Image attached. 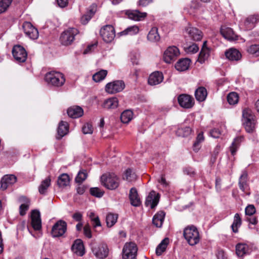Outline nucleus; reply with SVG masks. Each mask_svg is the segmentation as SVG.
I'll return each mask as SVG.
<instances>
[{"instance_id": "1", "label": "nucleus", "mask_w": 259, "mask_h": 259, "mask_svg": "<svg viewBox=\"0 0 259 259\" xmlns=\"http://www.w3.org/2000/svg\"><path fill=\"white\" fill-rule=\"evenodd\" d=\"M183 235L191 246L197 244L200 241L199 233L197 228L194 225L186 227L184 230Z\"/></svg>"}, {"instance_id": "2", "label": "nucleus", "mask_w": 259, "mask_h": 259, "mask_svg": "<svg viewBox=\"0 0 259 259\" xmlns=\"http://www.w3.org/2000/svg\"><path fill=\"white\" fill-rule=\"evenodd\" d=\"M102 185L106 188L113 190L117 189L120 184L119 178L113 173L105 174L101 177Z\"/></svg>"}, {"instance_id": "3", "label": "nucleus", "mask_w": 259, "mask_h": 259, "mask_svg": "<svg viewBox=\"0 0 259 259\" xmlns=\"http://www.w3.org/2000/svg\"><path fill=\"white\" fill-rule=\"evenodd\" d=\"M45 79L49 84L56 87L62 86L65 82L64 75L60 72L54 71L47 73Z\"/></svg>"}, {"instance_id": "4", "label": "nucleus", "mask_w": 259, "mask_h": 259, "mask_svg": "<svg viewBox=\"0 0 259 259\" xmlns=\"http://www.w3.org/2000/svg\"><path fill=\"white\" fill-rule=\"evenodd\" d=\"M90 247L93 254L98 258L104 259L108 255L109 249L107 244L104 243H98L92 241L90 243Z\"/></svg>"}, {"instance_id": "5", "label": "nucleus", "mask_w": 259, "mask_h": 259, "mask_svg": "<svg viewBox=\"0 0 259 259\" xmlns=\"http://www.w3.org/2000/svg\"><path fill=\"white\" fill-rule=\"evenodd\" d=\"M79 33L78 30L75 28H69L63 31L60 37L61 44L64 46L71 45L74 40L75 36Z\"/></svg>"}, {"instance_id": "6", "label": "nucleus", "mask_w": 259, "mask_h": 259, "mask_svg": "<svg viewBox=\"0 0 259 259\" xmlns=\"http://www.w3.org/2000/svg\"><path fill=\"white\" fill-rule=\"evenodd\" d=\"M138 248L135 243H126L122 249L123 259H136Z\"/></svg>"}, {"instance_id": "7", "label": "nucleus", "mask_w": 259, "mask_h": 259, "mask_svg": "<svg viewBox=\"0 0 259 259\" xmlns=\"http://www.w3.org/2000/svg\"><path fill=\"white\" fill-rule=\"evenodd\" d=\"M100 33L103 40L107 43L112 42L115 36V29L111 25L103 26L101 29Z\"/></svg>"}, {"instance_id": "8", "label": "nucleus", "mask_w": 259, "mask_h": 259, "mask_svg": "<svg viewBox=\"0 0 259 259\" xmlns=\"http://www.w3.org/2000/svg\"><path fill=\"white\" fill-rule=\"evenodd\" d=\"M67 223L63 220L57 221L53 226L51 235L53 237L62 236L66 231Z\"/></svg>"}, {"instance_id": "9", "label": "nucleus", "mask_w": 259, "mask_h": 259, "mask_svg": "<svg viewBox=\"0 0 259 259\" xmlns=\"http://www.w3.org/2000/svg\"><path fill=\"white\" fill-rule=\"evenodd\" d=\"M125 88L122 80H115L108 83L105 86V91L109 94H113L122 91Z\"/></svg>"}, {"instance_id": "10", "label": "nucleus", "mask_w": 259, "mask_h": 259, "mask_svg": "<svg viewBox=\"0 0 259 259\" xmlns=\"http://www.w3.org/2000/svg\"><path fill=\"white\" fill-rule=\"evenodd\" d=\"M179 49L175 46L169 47L164 53L163 59L167 63H171L179 56Z\"/></svg>"}, {"instance_id": "11", "label": "nucleus", "mask_w": 259, "mask_h": 259, "mask_svg": "<svg viewBox=\"0 0 259 259\" xmlns=\"http://www.w3.org/2000/svg\"><path fill=\"white\" fill-rule=\"evenodd\" d=\"M22 28L26 35L32 39H36L38 37V31L29 22H24Z\"/></svg>"}, {"instance_id": "12", "label": "nucleus", "mask_w": 259, "mask_h": 259, "mask_svg": "<svg viewBox=\"0 0 259 259\" xmlns=\"http://www.w3.org/2000/svg\"><path fill=\"white\" fill-rule=\"evenodd\" d=\"M12 54L15 59L19 62H24L27 54L24 48L21 46H15L12 50Z\"/></svg>"}, {"instance_id": "13", "label": "nucleus", "mask_w": 259, "mask_h": 259, "mask_svg": "<svg viewBox=\"0 0 259 259\" xmlns=\"http://www.w3.org/2000/svg\"><path fill=\"white\" fill-rule=\"evenodd\" d=\"M179 105L183 108L189 109L194 105V99L190 95L181 94L178 98Z\"/></svg>"}, {"instance_id": "14", "label": "nucleus", "mask_w": 259, "mask_h": 259, "mask_svg": "<svg viewBox=\"0 0 259 259\" xmlns=\"http://www.w3.org/2000/svg\"><path fill=\"white\" fill-rule=\"evenodd\" d=\"M160 195L154 191H151L146 198L145 205L154 208L158 203Z\"/></svg>"}, {"instance_id": "15", "label": "nucleus", "mask_w": 259, "mask_h": 259, "mask_svg": "<svg viewBox=\"0 0 259 259\" xmlns=\"http://www.w3.org/2000/svg\"><path fill=\"white\" fill-rule=\"evenodd\" d=\"M31 225L34 230L38 231L41 228V221L39 211L34 210L31 212Z\"/></svg>"}, {"instance_id": "16", "label": "nucleus", "mask_w": 259, "mask_h": 259, "mask_svg": "<svg viewBox=\"0 0 259 259\" xmlns=\"http://www.w3.org/2000/svg\"><path fill=\"white\" fill-rule=\"evenodd\" d=\"M185 30L191 39L194 41H199L202 38V32L195 27L188 26L185 28Z\"/></svg>"}, {"instance_id": "17", "label": "nucleus", "mask_w": 259, "mask_h": 259, "mask_svg": "<svg viewBox=\"0 0 259 259\" xmlns=\"http://www.w3.org/2000/svg\"><path fill=\"white\" fill-rule=\"evenodd\" d=\"M17 178L13 175H5L1 180V189L6 190L9 186L16 183Z\"/></svg>"}, {"instance_id": "18", "label": "nucleus", "mask_w": 259, "mask_h": 259, "mask_svg": "<svg viewBox=\"0 0 259 259\" xmlns=\"http://www.w3.org/2000/svg\"><path fill=\"white\" fill-rule=\"evenodd\" d=\"M163 79L161 72L155 71L151 73L148 78V83L151 85H155L161 83Z\"/></svg>"}, {"instance_id": "19", "label": "nucleus", "mask_w": 259, "mask_h": 259, "mask_svg": "<svg viewBox=\"0 0 259 259\" xmlns=\"http://www.w3.org/2000/svg\"><path fill=\"white\" fill-rule=\"evenodd\" d=\"M72 251L78 256H82L84 253V247L83 242L80 239H76L72 245Z\"/></svg>"}, {"instance_id": "20", "label": "nucleus", "mask_w": 259, "mask_h": 259, "mask_svg": "<svg viewBox=\"0 0 259 259\" xmlns=\"http://www.w3.org/2000/svg\"><path fill=\"white\" fill-rule=\"evenodd\" d=\"M68 130L69 125L68 123L64 121H60L57 130L56 138L58 140L61 139L68 133Z\"/></svg>"}, {"instance_id": "21", "label": "nucleus", "mask_w": 259, "mask_h": 259, "mask_svg": "<svg viewBox=\"0 0 259 259\" xmlns=\"http://www.w3.org/2000/svg\"><path fill=\"white\" fill-rule=\"evenodd\" d=\"M129 198L131 203L134 206H139L140 205L141 202L139 197L138 192L135 188L131 189L129 194Z\"/></svg>"}, {"instance_id": "22", "label": "nucleus", "mask_w": 259, "mask_h": 259, "mask_svg": "<svg viewBox=\"0 0 259 259\" xmlns=\"http://www.w3.org/2000/svg\"><path fill=\"white\" fill-rule=\"evenodd\" d=\"M222 35L227 39L229 40H234L237 39V36L233 29L229 27H222L221 29Z\"/></svg>"}, {"instance_id": "23", "label": "nucleus", "mask_w": 259, "mask_h": 259, "mask_svg": "<svg viewBox=\"0 0 259 259\" xmlns=\"http://www.w3.org/2000/svg\"><path fill=\"white\" fill-rule=\"evenodd\" d=\"M128 17L135 21H141L147 16L146 13H141L139 11H128L126 13Z\"/></svg>"}, {"instance_id": "24", "label": "nucleus", "mask_w": 259, "mask_h": 259, "mask_svg": "<svg viewBox=\"0 0 259 259\" xmlns=\"http://www.w3.org/2000/svg\"><path fill=\"white\" fill-rule=\"evenodd\" d=\"M190 62L191 60L189 59H181L175 64V68L179 71H184L189 68Z\"/></svg>"}, {"instance_id": "25", "label": "nucleus", "mask_w": 259, "mask_h": 259, "mask_svg": "<svg viewBox=\"0 0 259 259\" xmlns=\"http://www.w3.org/2000/svg\"><path fill=\"white\" fill-rule=\"evenodd\" d=\"M67 114L70 117L76 118L81 117L83 115V111L79 106H73L68 109Z\"/></svg>"}, {"instance_id": "26", "label": "nucleus", "mask_w": 259, "mask_h": 259, "mask_svg": "<svg viewBox=\"0 0 259 259\" xmlns=\"http://www.w3.org/2000/svg\"><path fill=\"white\" fill-rule=\"evenodd\" d=\"M165 213L163 211H158L153 217L152 222L156 227H162Z\"/></svg>"}, {"instance_id": "27", "label": "nucleus", "mask_w": 259, "mask_h": 259, "mask_svg": "<svg viewBox=\"0 0 259 259\" xmlns=\"http://www.w3.org/2000/svg\"><path fill=\"white\" fill-rule=\"evenodd\" d=\"M226 57L232 61H238L241 58V54L239 51L231 48L225 52Z\"/></svg>"}, {"instance_id": "28", "label": "nucleus", "mask_w": 259, "mask_h": 259, "mask_svg": "<svg viewBox=\"0 0 259 259\" xmlns=\"http://www.w3.org/2000/svg\"><path fill=\"white\" fill-rule=\"evenodd\" d=\"M207 96V90L203 87H200L195 90V97L196 99L199 102H203L205 101Z\"/></svg>"}, {"instance_id": "29", "label": "nucleus", "mask_w": 259, "mask_h": 259, "mask_svg": "<svg viewBox=\"0 0 259 259\" xmlns=\"http://www.w3.org/2000/svg\"><path fill=\"white\" fill-rule=\"evenodd\" d=\"M259 21V16L257 15H251L248 16L245 20L244 25L246 29L250 30L253 28L254 24Z\"/></svg>"}, {"instance_id": "30", "label": "nucleus", "mask_w": 259, "mask_h": 259, "mask_svg": "<svg viewBox=\"0 0 259 259\" xmlns=\"http://www.w3.org/2000/svg\"><path fill=\"white\" fill-rule=\"evenodd\" d=\"M160 37L158 32V28L154 27L152 28L147 35V39L151 42H155L160 40Z\"/></svg>"}, {"instance_id": "31", "label": "nucleus", "mask_w": 259, "mask_h": 259, "mask_svg": "<svg viewBox=\"0 0 259 259\" xmlns=\"http://www.w3.org/2000/svg\"><path fill=\"white\" fill-rule=\"evenodd\" d=\"M118 105V101L116 98H111L105 100L103 107L107 109H115Z\"/></svg>"}, {"instance_id": "32", "label": "nucleus", "mask_w": 259, "mask_h": 259, "mask_svg": "<svg viewBox=\"0 0 259 259\" xmlns=\"http://www.w3.org/2000/svg\"><path fill=\"white\" fill-rule=\"evenodd\" d=\"M134 113L131 110H124L120 115V119L124 123H129L133 118Z\"/></svg>"}, {"instance_id": "33", "label": "nucleus", "mask_w": 259, "mask_h": 259, "mask_svg": "<svg viewBox=\"0 0 259 259\" xmlns=\"http://www.w3.org/2000/svg\"><path fill=\"white\" fill-rule=\"evenodd\" d=\"M139 31V28L137 25H134L127 27L123 31L118 33L117 34L119 36L125 35L127 34L135 35L137 34Z\"/></svg>"}, {"instance_id": "34", "label": "nucleus", "mask_w": 259, "mask_h": 259, "mask_svg": "<svg viewBox=\"0 0 259 259\" xmlns=\"http://www.w3.org/2000/svg\"><path fill=\"white\" fill-rule=\"evenodd\" d=\"M70 179L67 174H62L58 179L57 184L59 187L64 188L69 184Z\"/></svg>"}, {"instance_id": "35", "label": "nucleus", "mask_w": 259, "mask_h": 259, "mask_svg": "<svg viewBox=\"0 0 259 259\" xmlns=\"http://www.w3.org/2000/svg\"><path fill=\"white\" fill-rule=\"evenodd\" d=\"M242 224L241 218L239 213H236L234 217L233 224L231 225L232 231L234 233L238 232V228H239Z\"/></svg>"}, {"instance_id": "36", "label": "nucleus", "mask_w": 259, "mask_h": 259, "mask_svg": "<svg viewBox=\"0 0 259 259\" xmlns=\"http://www.w3.org/2000/svg\"><path fill=\"white\" fill-rule=\"evenodd\" d=\"M169 242L168 238H165L160 243L156 248V253L157 255H160L166 250Z\"/></svg>"}, {"instance_id": "37", "label": "nucleus", "mask_w": 259, "mask_h": 259, "mask_svg": "<svg viewBox=\"0 0 259 259\" xmlns=\"http://www.w3.org/2000/svg\"><path fill=\"white\" fill-rule=\"evenodd\" d=\"M51 185V178L48 177L46 179L43 180L38 188V191L40 194H44L46 193V191L48 187Z\"/></svg>"}, {"instance_id": "38", "label": "nucleus", "mask_w": 259, "mask_h": 259, "mask_svg": "<svg viewBox=\"0 0 259 259\" xmlns=\"http://www.w3.org/2000/svg\"><path fill=\"white\" fill-rule=\"evenodd\" d=\"M247 180V174L246 172H243L240 177L239 182V188L243 192H245L248 187Z\"/></svg>"}, {"instance_id": "39", "label": "nucleus", "mask_w": 259, "mask_h": 259, "mask_svg": "<svg viewBox=\"0 0 259 259\" xmlns=\"http://www.w3.org/2000/svg\"><path fill=\"white\" fill-rule=\"evenodd\" d=\"M209 53L210 50L207 47L202 48L199 55L198 61L201 63H204L209 56Z\"/></svg>"}, {"instance_id": "40", "label": "nucleus", "mask_w": 259, "mask_h": 259, "mask_svg": "<svg viewBox=\"0 0 259 259\" xmlns=\"http://www.w3.org/2000/svg\"><path fill=\"white\" fill-rule=\"evenodd\" d=\"M118 215L112 213H108L106 218L107 226L108 227H112L117 222Z\"/></svg>"}, {"instance_id": "41", "label": "nucleus", "mask_w": 259, "mask_h": 259, "mask_svg": "<svg viewBox=\"0 0 259 259\" xmlns=\"http://www.w3.org/2000/svg\"><path fill=\"white\" fill-rule=\"evenodd\" d=\"M243 122L255 119V116L251 109L249 108L244 109L242 111Z\"/></svg>"}, {"instance_id": "42", "label": "nucleus", "mask_w": 259, "mask_h": 259, "mask_svg": "<svg viewBox=\"0 0 259 259\" xmlns=\"http://www.w3.org/2000/svg\"><path fill=\"white\" fill-rule=\"evenodd\" d=\"M245 130L248 133H253L255 128V119L244 121L243 122Z\"/></svg>"}, {"instance_id": "43", "label": "nucleus", "mask_w": 259, "mask_h": 259, "mask_svg": "<svg viewBox=\"0 0 259 259\" xmlns=\"http://www.w3.org/2000/svg\"><path fill=\"white\" fill-rule=\"evenodd\" d=\"M107 74V71L106 70H101L93 75V79L95 82H100L105 78Z\"/></svg>"}, {"instance_id": "44", "label": "nucleus", "mask_w": 259, "mask_h": 259, "mask_svg": "<svg viewBox=\"0 0 259 259\" xmlns=\"http://www.w3.org/2000/svg\"><path fill=\"white\" fill-rule=\"evenodd\" d=\"M243 138L240 137L234 139L231 146L230 147V151L232 155H234L240 146V143L242 141Z\"/></svg>"}, {"instance_id": "45", "label": "nucleus", "mask_w": 259, "mask_h": 259, "mask_svg": "<svg viewBox=\"0 0 259 259\" xmlns=\"http://www.w3.org/2000/svg\"><path fill=\"white\" fill-rule=\"evenodd\" d=\"M247 246L245 244H238L236 245V254L238 256L242 257L246 254Z\"/></svg>"}, {"instance_id": "46", "label": "nucleus", "mask_w": 259, "mask_h": 259, "mask_svg": "<svg viewBox=\"0 0 259 259\" xmlns=\"http://www.w3.org/2000/svg\"><path fill=\"white\" fill-rule=\"evenodd\" d=\"M239 96L235 92L229 93L227 96V101L230 105H235L238 102Z\"/></svg>"}, {"instance_id": "47", "label": "nucleus", "mask_w": 259, "mask_h": 259, "mask_svg": "<svg viewBox=\"0 0 259 259\" xmlns=\"http://www.w3.org/2000/svg\"><path fill=\"white\" fill-rule=\"evenodd\" d=\"M123 179L128 182H133L136 180L137 176L131 169H127L124 173Z\"/></svg>"}, {"instance_id": "48", "label": "nucleus", "mask_w": 259, "mask_h": 259, "mask_svg": "<svg viewBox=\"0 0 259 259\" xmlns=\"http://www.w3.org/2000/svg\"><path fill=\"white\" fill-rule=\"evenodd\" d=\"M87 177L88 174L85 170H80L75 178V182L81 184L87 179Z\"/></svg>"}, {"instance_id": "49", "label": "nucleus", "mask_w": 259, "mask_h": 259, "mask_svg": "<svg viewBox=\"0 0 259 259\" xmlns=\"http://www.w3.org/2000/svg\"><path fill=\"white\" fill-rule=\"evenodd\" d=\"M191 133V129L189 126L179 128L177 131V134L179 136L183 137L189 136Z\"/></svg>"}, {"instance_id": "50", "label": "nucleus", "mask_w": 259, "mask_h": 259, "mask_svg": "<svg viewBox=\"0 0 259 259\" xmlns=\"http://www.w3.org/2000/svg\"><path fill=\"white\" fill-rule=\"evenodd\" d=\"M247 52L255 56H259V45H252L250 46L247 49Z\"/></svg>"}, {"instance_id": "51", "label": "nucleus", "mask_w": 259, "mask_h": 259, "mask_svg": "<svg viewBox=\"0 0 259 259\" xmlns=\"http://www.w3.org/2000/svg\"><path fill=\"white\" fill-rule=\"evenodd\" d=\"M12 0H1L0 1V14L5 12L12 3Z\"/></svg>"}, {"instance_id": "52", "label": "nucleus", "mask_w": 259, "mask_h": 259, "mask_svg": "<svg viewBox=\"0 0 259 259\" xmlns=\"http://www.w3.org/2000/svg\"><path fill=\"white\" fill-rule=\"evenodd\" d=\"M201 6V4L197 0L192 1L190 5V13L192 14L196 12Z\"/></svg>"}, {"instance_id": "53", "label": "nucleus", "mask_w": 259, "mask_h": 259, "mask_svg": "<svg viewBox=\"0 0 259 259\" xmlns=\"http://www.w3.org/2000/svg\"><path fill=\"white\" fill-rule=\"evenodd\" d=\"M90 193L92 195L99 198L101 197L104 194V192L97 187L91 188Z\"/></svg>"}, {"instance_id": "54", "label": "nucleus", "mask_w": 259, "mask_h": 259, "mask_svg": "<svg viewBox=\"0 0 259 259\" xmlns=\"http://www.w3.org/2000/svg\"><path fill=\"white\" fill-rule=\"evenodd\" d=\"M184 50L187 53L193 54L198 52L199 48L197 45L193 44L188 47H184Z\"/></svg>"}, {"instance_id": "55", "label": "nucleus", "mask_w": 259, "mask_h": 259, "mask_svg": "<svg viewBox=\"0 0 259 259\" xmlns=\"http://www.w3.org/2000/svg\"><path fill=\"white\" fill-rule=\"evenodd\" d=\"M29 207V201L26 199V203L22 204L19 207V213L21 215H24L26 214Z\"/></svg>"}, {"instance_id": "56", "label": "nucleus", "mask_w": 259, "mask_h": 259, "mask_svg": "<svg viewBox=\"0 0 259 259\" xmlns=\"http://www.w3.org/2000/svg\"><path fill=\"white\" fill-rule=\"evenodd\" d=\"M204 140V137L202 133H199L197 137L196 140L193 144L194 150L197 151L199 148L197 147L199 144Z\"/></svg>"}, {"instance_id": "57", "label": "nucleus", "mask_w": 259, "mask_h": 259, "mask_svg": "<svg viewBox=\"0 0 259 259\" xmlns=\"http://www.w3.org/2000/svg\"><path fill=\"white\" fill-rule=\"evenodd\" d=\"M83 230V234L87 238H91L92 237V231L89 224H85Z\"/></svg>"}, {"instance_id": "58", "label": "nucleus", "mask_w": 259, "mask_h": 259, "mask_svg": "<svg viewBox=\"0 0 259 259\" xmlns=\"http://www.w3.org/2000/svg\"><path fill=\"white\" fill-rule=\"evenodd\" d=\"M82 130L84 134H92L93 132V128L91 123H87L82 127Z\"/></svg>"}, {"instance_id": "59", "label": "nucleus", "mask_w": 259, "mask_h": 259, "mask_svg": "<svg viewBox=\"0 0 259 259\" xmlns=\"http://www.w3.org/2000/svg\"><path fill=\"white\" fill-rule=\"evenodd\" d=\"M98 45V42L96 41L95 42L89 45L87 48L84 50L83 54H87L88 53H90L93 52L97 47Z\"/></svg>"}, {"instance_id": "60", "label": "nucleus", "mask_w": 259, "mask_h": 259, "mask_svg": "<svg viewBox=\"0 0 259 259\" xmlns=\"http://www.w3.org/2000/svg\"><path fill=\"white\" fill-rule=\"evenodd\" d=\"M245 214L251 216L255 212V208L254 205H248L245 210Z\"/></svg>"}, {"instance_id": "61", "label": "nucleus", "mask_w": 259, "mask_h": 259, "mask_svg": "<svg viewBox=\"0 0 259 259\" xmlns=\"http://www.w3.org/2000/svg\"><path fill=\"white\" fill-rule=\"evenodd\" d=\"M92 18V16L90 15L89 14H85L84 15L82 16L81 18V23L82 24H86L88 23V22L90 20V19Z\"/></svg>"}, {"instance_id": "62", "label": "nucleus", "mask_w": 259, "mask_h": 259, "mask_svg": "<svg viewBox=\"0 0 259 259\" xmlns=\"http://www.w3.org/2000/svg\"><path fill=\"white\" fill-rule=\"evenodd\" d=\"M184 171L185 174H186L187 175H189L191 177H193L195 175V172L194 169L190 167H186L184 170Z\"/></svg>"}, {"instance_id": "63", "label": "nucleus", "mask_w": 259, "mask_h": 259, "mask_svg": "<svg viewBox=\"0 0 259 259\" xmlns=\"http://www.w3.org/2000/svg\"><path fill=\"white\" fill-rule=\"evenodd\" d=\"M153 0H139L138 5L144 7L153 3Z\"/></svg>"}, {"instance_id": "64", "label": "nucleus", "mask_w": 259, "mask_h": 259, "mask_svg": "<svg viewBox=\"0 0 259 259\" xmlns=\"http://www.w3.org/2000/svg\"><path fill=\"white\" fill-rule=\"evenodd\" d=\"M72 218L76 221L80 222L82 219V214L80 212H76L72 215Z\"/></svg>"}]
</instances>
